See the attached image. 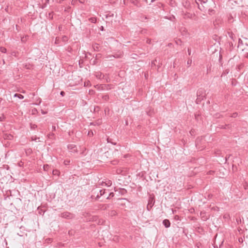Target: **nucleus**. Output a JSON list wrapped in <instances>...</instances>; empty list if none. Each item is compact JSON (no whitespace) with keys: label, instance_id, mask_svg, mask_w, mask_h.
<instances>
[{"label":"nucleus","instance_id":"obj_29","mask_svg":"<svg viewBox=\"0 0 248 248\" xmlns=\"http://www.w3.org/2000/svg\"><path fill=\"white\" fill-rule=\"evenodd\" d=\"M192 63V60L191 59H188L187 62V64L188 66H189Z\"/></svg>","mask_w":248,"mask_h":248},{"label":"nucleus","instance_id":"obj_47","mask_svg":"<svg viewBox=\"0 0 248 248\" xmlns=\"http://www.w3.org/2000/svg\"><path fill=\"white\" fill-rule=\"evenodd\" d=\"M39 138H36L35 139H34V140L35 141H36L37 139H39Z\"/></svg>","mask_w":248,"mask_h":248},{"label":"nucleus","instance_id":"obj_45","mask_svg":"<svg viewBox=\"0 0 248 248\" xmlns=\"http://www.w3.org/2000/svg\"><path fill=\"white\" fill-rule=\"evenodd\" d=\"M4 0H0V3H2L4 2Z\"/></svg>","mask_w":248,"mask_h":248},{"label":"nucleus","instance_id":"obj_51","mask_svg":"<svg viewBox=\"0 0 248 248\" xmlns=\"http://www.w3.org/2000/svg\"><path fill=\"white\" fill-rule=\"evenodd\" d=\"M54 135L53 134H49V135H48V136H49L50 135Z\"/></svg>","mask_w":248,"mask_h":248},{"label":"nucleus","instance_id":"obj_37","mask_svg":"<svg viewBox=\"0 0 248 248\" xmlns=\"http://www.w3.org/2000/svg\"><path fill=\"white\" fill-rule=\"evenodd\" d=\"M188 54L189 55H191V49L190 48H188Z\"/></svg>","mask_w":248,"mask_h":248},{"label":"nucleus","instance_id":"obj_14","mask_svg":"<svg viewBox=\"0 0 248 248\" xmlns=\"http://www.w3.org/2000/svg\"><path fill=\"white\" fill-rule=\"evenodd\" d=\"M121 56H122L121 54H116L114 55L110 56L109 57V58L113 57V58H120L121 57Z\"/></svg>","mask_w":248,"mask_h":248},{"label":"nucleus","instance_id":"obj_9","mask_svg":"<svg viewBox=\"0 0 248 248\" xmlns=\"http://www.w3.org/2000/svg\"><path fill=\"white\" fill-rule=\"evenodd\" d=\"M228 34L229 37L233 41H235L236 39L235 35L232 32H228Z\"/></svg>","mask_w":248,"mask_h":248},{"label":"nucleus","instance_id":"obj_30","mask_svg":"<svg viewBox=\"0 0 248 248\" xmlns=\"http://www.w3.org/2000/svg\"><path fill=\"white\" fill-rule=\"evenodd\" d=\"M238 115V114L237 112L233 113L232 115L231 116L232 118H236Z\"/></svg>","mask_w":248,"mask_h":248},{"label":"nucleus","instance_id":"obj_41","mask_svg":"<svg viewBox=\"0 0 248 248\" xmlns=\"http://www.w3.org/2000/svg\"><path fill=\"white\" fill-rule=\"evenodd\" d=\"M100 30H101V31H103V30H104V27H103V26H101V27H100Z\"/></svg>","mask_w":248,"mask_h":248},{"label":"nucleus","instance_id":"obj_21","mask_svg":"<svg viewBox=\"0 0 248 248\" xmlns=\"http://www.w3.org/2000/svg\"><path fill=\"white\" fill-rule=\"evenodd\" d=\"M89 21L92 23H95L96 22V19L95 17H91L89 18Z\"/></svg>","mask_w":248,"mask_h":248},{"label":"nucleus","instance_id":"obj_27","mask_svg":"<svg viewBox=\"0 0 248 248\" xmlns=\"http://www.w3.org/2000/svg\"><path fill=\"white\" fill-rule=\"evenodd\" d=\"M243 45V41L240 38H239L238 40V47H239L240 45Z\"/></svg>","mask_w":248,"mask_h":248},{"label":"nucleus","instance_id":"obj_35","mask_svg":"<svg viewBox=\"0 0 248 248\" xmlns=\"http://www.w3.org/2000/svg\"><path fill=\"white\" fill-rule=\"evenodd\" d=\"M180 31L182 32H185L186 31V29L185 28H181Z\"/></svg>","mask_w":248,"mask_h":248},{"label":"nucleus","instance_id":"obj_31","mask_svg":"<svg viewBox=\"0 0 248 248\" xmlns=\"http://www.w3.org/2000/svg\"><path fill=\"white\" fill-rule=\"evenodd\" d=\"M49 166L47 164H46V165H44V169L45 170H46L49 168Z\"/></svg>","mask_w":248,"mask_h":248},{"label":"nucleus","instance_id":"obj_15","mask_svg":"<svg viewBox=\"0 0 248 248\" xmlns=\"http://www.w3.org/2000/svg\"><path fill=\"white\" fill-rule=\"evenodd\" d=\"M23 66L27 69H30L32 66L30 64L25 63L23 64Z\"/></svg>","mask_w":248,"mask_h":248},{"label":"nucleus","instance_id":"obj_22","mask_svg":"<svg viewBox=\"0 0 248 248\" xmlns=\"http://www.w3.org/2000/svg\"><path fill=\"white\" fill-rule=\"evenodd\" d=\"M52 173L54 175H58L59 173V171L57 170H53L52 171Z\"/></svg>","mask_w":248,"mask_h":248},{"label":"nucleus","instance_id":"obj_36","mask_svg":"<svg viewBox=\"0 0 248 248\" xmlns=\"http://www.w3.org/2000/svg\"><path fill=\"white\" fill-rule=\"evenodd\" d=\"M131 3H132L133 4H135V5H137V2H138L137 1H134V0H131Z\"/></svg>","mask_w":248,"mask_h":248},{"label":"nucleus","instance_id":"obj_13","mask_svg":"<svg viewBox=\"0 0 248 248\" xmlns=\"http://www.w3.org/2000/svg\"><path fill=\"white\" fill-rule=\"evenodd\" d=\"M68 40V38L66 35H63L62 38V41L64 43H65Z\"/></svg>","mask_w":248,"mask_h":248},{"label":"nucleus","instance_id":"obj_11","mask_svg":"<svg viewBox=\"0 0 248 248\" xmlns=\"http://www.w3.org/2000/svg\"><path fill=\"white\" fill-rule=\"evenodd\" d=\"M105 194H107V191L105 189H100V192L99 193V197H103L105 195Z\"/></svg>","mask_w":248,"mask_h":248},{"label":"nucleus","instance_id":"obj_28","mask_svg":"<svg viewBox=\"0 0 248 248\" xmlns=\"http://www.w3.org/2000/svg\"><path fill=\"white\" fill-rule=\"evenodd\" d=\"M111 184H112V182L110 180L107 181V182H106V185L107 186H111Z\"/></svg>","mask_w":248,"mask_h":248},{"label":"nucleus","instance_id":"obj_38","mask_svg":"<svg viewBox=\"0 0 248 248\" xmlns=\"http://www.w3.org/2000/svg\"><path fill=\"white\" fill-rule=\"evenodd\" d=\"M214 248H220V245L218 247L217 245H215L214 246Z\"/></svg>","mask_w":248,"mask_h":248},{"label":"nucleus","instance_id":"obj_40","mask_svg":"<svg viewBox=\"0 0 248 248\" xmlns=\"http://www.w3.org/2000/svg\"><path fill=\"white\" fill-rule=\"evenodd\" d=\"M52 129H53V130H56L55 126H52Z\"/></svg>","mask_w":248,"mask_h":248},{"label":"nucleus","instance_id":"obj_7","mask_svg":"<svg viewBox=\"0 0 248 248\" xmlns=\"http://www.w3.org/2000/svg\"><path fill=\"white\" fill-rule=\"evenodd\" d=\"M163 224L167 228H169L170 226V221L169 219H165L163 220Z\"/></svg>","mask_w":248,"mask_h":248},{"label":"nucleus","instance_id":"obj_1","mask_svg":"<svg viewBox=\"0 0 248 248\" xmlns=\"http://www.w3.org/2000/svg\"><path fill=\"white\" fill-rule=\"evenodd\" d=\"M195 1L201 11H206L209 7L214 8L216 6L213 0H195Z\"/></svg>","mask_w":248,"mask_h":248},{"label":"nucleus","instance_id":"obj_4","mask_svg":"<svg viewBox=\"0 0 248 248\" xmlns=\"http://www.w3.org/2000/svg\"><path fill=\"white\" fill-rule=\"evenodd\" d=\"M59 216L60 217L67 219H71L75 217V215L74 214L67 211L61 213Z\"/></svg>","mask_w":248,"mask_h":248},{"label":"nucleus","instance_id":"obj_19","mask_svg":"<svg viewBox=\"0 0 248 248\" xmlns=\"http://www.w3.org/2000/svg\"><path fill=\"white\" fill-rule=\"evenodd\" d=\"M37 126L35 124H30V127L31 129H35L36 128H37Z\"/></svg>","mask_w":248,"mask_h":248},{"label":"nucleus","instance_id":"obj_33","mask_svg":"<svg viewBox=\"0 0 248 248\" xmlns=\"http://www.w3.org/2000/svg\"><path fill=\"white\" fill-rule=\"evenodd\" d=\"M55 43L56 44H60V39L58 38H56Z\"/></svg>","mask_w":248,"mask_h":248},{"label":"nucleus","instance_id":"obj_6","mask_svg":"<svg viewBox=\"0 0 248 248\" xmlns=\"http://www.w3.org/2000/svg\"><path fill=\"white\" fill-rule=\"evenodd\" d=\"M92 47L94 51L98 52L101 51L100 46L99 44L98 43H93L92 45Z\"/></svg>","mask_w":248,"mask_h":248},{"label":"nucleus","instance_id":"obj_12","mask_svg":"<svg viewBox=\"0 0 248 248\" xmlns=\"http://www.w3.org/2000/svg\"><path fill=\"white\" fill-rule=\"evenodd\" d=\"M97 78L101 79L104 78V75L101 72H97L95 75Z\"/></svg>","mask_w":248,"mask_h":248},{"label":"nucleus","instance_id":"obj_16","mask_svg":"<svg viewBox=\"0 0 248 248\" xmlns=\"http://www.w3.org/2000/svg\"><path fill=\"white\" fill-rule=\"evenodd\" d=\"M102 98L104 101H108L109 99V96L108 94H106L102 95Z\"/></svg>","mask_w":248,"mask_h":248},{"label":"nucleus","instance_id":"obj_18","mask_svg":"<svg viewBox=\"0 0 248 248\" xmlns=\"http://www.w3.org/2000/svg\"><path fill=\"white\" fill-rule=\"evenodd\" d=\"M14 96L15 97H17L18 98H19V99H23L24 98V96L21 94H17V93H15V95H14Z\"/></svg>","mask_w":248,"mask_h":248},{"label":"nucleus","instance_id":"obj_42","mask_svg":"<svg viewBox=\"0 0 248 248\" xmlns=\"http://www.w3.org/2000/svg\"><path fill=\"white\" fill-rule=\"evenodd\" d=\"M229 45L230 46H233V44L232 43H230Z\"/></svg>","mask_w":248,"mask_h":248},{"label":"nucleus","instance_id":"obj_32","mask_svg":"<svg viewBox=\"0 0 248 248\" xmlns=\"http://www.w3.org/2000/svg\"><path fill=\"white\" fill-rule=\"evenodd\" d=\"M107 194H105V195L104 196H103V198L104 199H107V197H108V195L109 191H108V190H107Z\"/></svg>","mask_w":248,"mask_h":248},{"label":"nucleus","instance_id":"obj_10","mask_svg":"<svg viewBox=\"0 0 248 248\" xmlns=\"http://www.w3.org/2000/svg\"><path fill=\"white\" fill-rule=\"evenodd\" d=\"M193 15L189 13H185L183 15V17L184 18H192Z\"/></svg>","mask_w":248,"mask_h":248},{"label":"nucleus","instance_id":"obj_54","mask_svg":"<svg viewBox=\"0 0 248 248\" xmlns=\"http://www.w3.org/2000/svg\"><path fill=\"white\" fill-rule=\"evenodd\" d=\"M23 38H22L21 39L22 41H23Z\"/></svg>","mask_w":248,"mask_h":248},{"label":"nucleus","instance_id":"obj_23","mask_svg":"<svg viewBox=\"0 0 248 248\" xmlns=\"http://www.w3.org/2000/svg\"><path fill=\"white\" fill-rule=\"evenodd\" d=\"M100 110V107L99 106H95L94 107V111L98 112Z\"/></svg>","mask_w":248,"mask_h":248},{"label":"nucleus","instance_id":"obj_52","mask_svg":"<svg viewBox=\"0 0 248 248\" xmlns=\"http://www.w3.org/2000/svg\"><path fill=\"white\" fill-rule=\"evenodd\" d=\"M125 0H124V3L125 4Z\"/></svg>","mask_w":248,"mask_h":248},{"label":"nucleus","instance_id":"obj_50","mask_svg":"<svg viewBox=\"0 0 248 248\" xmlns=\"http://www.w3.org/2000/svg\"><path fill=\"white\" fill-rule=\"evenodd\" d=\"M149 113H150L149 112H147V114H148V115H151Z\"/></svg>","mask_w":248,"mask_h":248},{"label":"nucleus","instance_id":"obj_2","mask_svg":"<svg viewBox=\"0 0 248 248\" xmlns=\"http://www.w3.org/2000/svg\"><path fill=\"white\" fill-rule=\"evenodd\" d=\"M197 98L196 99L197 104H199L202 100L205 97V93L203 89H200L198 90L197 93Z\"/></svg>","mask_w":248,"mask_h":248},{"label":"nucleus","instance_id":"obj_17","mask_svg":"<svg viewBox=\"0 0 248 248\" xmlns=\"http://www.w3.org/2000/svg\"><path fill=\"white\" fill-rule=\"evenodd\" d=\"M114 196V193L113 192L108 193V195L107 197V199H110Z\"/></svg>","mask_w":248,"mask_h":248},{"label":"nucleus","instance_id":"obj_43","mask_svg":"<svg viewBox=\"0 0 248 248\" xmlns=\"http://www.w3.org/2000/svg\"><path fill=\"white\" fill-rule=\"evenodd\" d=\"M69 161H67V162L66 163V161H65L64 162H65V164L67 165L68 164V163H69Z\"/></svg>","mask_w":248,"mask_h":248},{"label":"nucleus","instance_id":"obj_34","mask_svg":"<svg viewBox=\"0 0 248 248\" xmlns=\"http://www.w3.org/2000/svg\"><path fill=\"white\" fill-rule=\"evenodd\" d=\"M182 43V41L180 39H178L176 41V43L177 44V45H181Z\"/></svg>","mask_w":248,"mask_h":248},{"label":"nucleus","instance_id":"obj_46","mask_svg":"<svg viewBox=\"0 0 248 248\" xmlns=\"http://www.w3.org/2000/svg\"><path fill=\"white\" fill-rule=\"evenodd\" d=\"M150 42H151V40H147V43H150Z\"/></svg>","mask_w":248,"mask_h":248},{"label":"nucleus","instance_id":"obj_53","mask_svg":"<svg viewBox=\"0 0 248 248\" xmlns=\"http://www.w3.org/2000/svg\"><path fill=\"white\" fill-rule=\"evenodd\" d=\"M155 0H152L151 1L153 2Z\"/></svg>","mask_w":248,"mask_h":248},{"label":"nucleus","instance_id":"obj_26","mask_svg":"<svg viewBox=\"0 0 248 248\" xmlns=\"http://www.w3.org/2000/svg\"><path fill=\"white\" fill-rule=\"evenodd\" d=\"M88 135L89 136V137H92L93 135V131L92 130H90L89 132H88Z\"/></svg>","mask_w":248,"mask_h":248},{"label":"nucleus","instance_id":"obj_49","mask_svg":"<svg viewBox=\"0 0 248 248\" xmlns=\"http://www.w3.org/2000/svg\"><path fill=\"white\" fill-rule=\"evenodd\" d=\"M100 55H101L100 54H96V57H97L98 56Z\"/></svg>","mask_w":248,"mask_h":248},{"label":"nucleus","instance_id":"obj_3","mask_svg":"<svg viewBox=\"0 0 248 248\" xmlns=\"http://www.w3.org/2000/svg\"><path fill=\"white\" fill-rule=\"evenodd\" d=\"M100 189H101L99 187H97L92 190V195L91 196V198L92 200H95V201H96L100 198L99 193L100 192Z\"/></svg>","mask_w":248,"mask_h":248},{"label":"nucleus","instance_id":"obj_25","mask_svg":"<svg viewBox=\"0 0 248 248\" xmlns=\"http://www.w3.org/2000/svg\"><path fill=\"white\" fill-rule=\"evenodd\" d=\"M120 192L122 195H124V194H125L126 193V190L124 189H121Z\"/></svg>","mask_w":248,"mask_h":248},{"label":"nucleus","instance_id":"obj_5","mask_svg":"<svg viewBox=\"0 0 248 248\" xmlns=\"http://www.w3.org/2000/svg\"><path fill=\"white\" fill-rule=\"evenodd\" d=\"M155 203L154 199L152 197H149L148 200V203L147 205V209L148 211H150Z\"/></svg>","mask_w":248,"mask_h":248},{"label":"nucleus","instance_id":"obj_20","mask_svg":"<svg viewBox=\"0 0 248 248\" xmlns=\"http://www.w3.org/2000/svg\"><path fill=\"white\" fill-rule=\"evenodd\" d=\"M0 51L3 53H6L7 50L6 48L4 47H0Z\"/></svg>","mask_w":248,"mask_h":248},{"label":"nucleus","instance_id":"obj_44","mask_svg":"<svg viewBox=\"0 0 248 248\" xmlns=\"http://www.w3.org/2000/svg\"><path fill=\"white\" fill-rule=\"evenodd\" d=\"M69 161H67V162L66 163V161H65L64 162H65V164L67 165L68 164V163H69Z\"/></svg>","mask_w":248,"mask_h":248},{"label":"nucleus","instance_id":"obj_39","mask_svg":"<svg viewBox=\"0 0 248 248\" xmlns=\"http://www.w3.org/2000/svg\"><path fill=\"white\" fill-rule=\"evenodd\" d=\"M60 94L62 96H63L65 94V93L63 91H62L60 93Z\"/></svg>","mask_w":248,"mask_h":248},{"label":"nucleus","instance_id":"obj_48","mask_svg":"<svg viewBox=\"0 0 248 248\" xmlns=\"http://www.w3.org/2000/svg\"><path fill=\"white\" fill-rule=\"evenodd\" d=\"M190 134H191V135H192V133H193V131H192V130H191V131H190Z\"/></svg>","mask_w":248,"mask_h":248},{"label":"nucleus","instance_id":"obj_8","mask_svg":"<svg viewBox=\"0 0 248 248\" xmlns=\"http://www.w3.org/2000/svg\"><path fill=\"white\" fill-rule=\"evenodd\" d=\"M102 124L101 120H98L94 122H92L90 123V125H100Z\"/></svg>","mask_w":248,"mask_h":248},{"label":"nucleus","instance_id":"obj_24","mask_svg":"<svg viewBox=\"0 0 248 248\" xmlns=\"http://www.w3.org/2000/svg\"><path fill=\"white\" fill-rule=\"evenodd\" d=\"M213 8H211V7H209V8L207 9V10H208L209 13L210 14H211L212 12H213L214 11L212 9Z\"/></svg>","mask_w":248,"mask_h":248}]
</instances>
